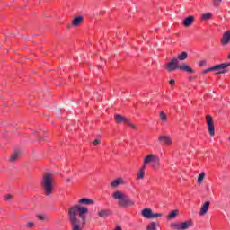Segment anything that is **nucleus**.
<instances>
[{"instance_id":"f257e3e1","label":"nucleus","mask_w":230,"mask_h":230,"mask_svg":"<svg viewBox=\"0 0 230 230\" xmlns=\"http://www.w3.org/2000/svg\"><path fill=\"white\" fill-rule=\"evenodd\" d=\"M68 209V219L72 226V230H82L87 224V215H89V208L85 206H93L94 200L89 198H82Z\"/></svg>"},{"instance_id":"f03ea898","label":"nucleus","mask_w":230,"mask_h":230,"mask_svg":"<svg viewBox=\"0 0 230 230\" xmlns=\"http://www.w3.org/2000/svg\"><path fill=\"white\" fill-rule=\"evenodd\" d=\"M111 197L114 199V200L118 201V206L119 208H132L136 202L134 199H130L127 194L122 192L121 190H117L111 194Z\"/></svg>"},{"instance_id":"7ed1b4c3","label":"nucleus","mask_w":230,"mask_h":230,"mask_svg":"<svg viewBox=\"0 0 230 230\" xmlns=\"http://www.w3.org/2000/svg\"><path fill=\"white\" fill-rule=\"evenodd\" d=\"M41 188L46 197H51L54 191L53 174H45L41 180Z\"/></svg>"},{"instance_id":"20e7f679","label":"nucleus","mask_w":230,"mask_h":230,"mask_svg":"<svg viewBox=\"0 0 230 230\" xmlns=\"http://www.w3.org/2000/svg\"><path fill=\"white\" fill-rule=\"evenodd\" d=\"M214 67L215 71H217L216 75H224L225 73H227V67H230V62L215 65Z\"/></svg>"},{"instance_id":"39448f33","label":"nucleus","mask_w":230,"mask_h":230,"mask_svg":"<svg viewBox=\"0 0 230 230\" xmlns=\"http://www.w3.org/2000/svg\"><path fill=\"white\" fill-rule=\"evenodd\" d=\"M206 121L209 135L213 137V136H215V123L213 122V117L211 115H207Z\"/></svg>"},{"instance_id":"423d86ee","label":"nucleus","mask_w":230,"mask_h":230,"mask_svg":"<svg viewBox=\"0 0 230 230\" xmlns=\"http://www.w3.org/2000/svg\"><path fill=\"white\" fill-rule=\"evenodd\" d=\"M181 66H179V60L177 58H172L171 62L165 65V68L169 73L172 71H175L176 69H180Z\"/></svg>"},{"instance_id":"0eeeda50","label":"nucleus","mask_w":230,"mask_h":230,"mask_svg":"<svg viewBox=\"0 0 230 230\" xmlns=\"http://www.w3.org/2000/svg\"><path fill=\"white\" fill-rule=\"evenodd\" d=\"M157 157L156 155L154 154H149L144 158V164L145 167L146 168V164H152V163L155 160Z\"/></svg>"},{"instance_id":"6e6552de","label":"nucleus","mask_w":230,"mask_h":230,"mask_svg":"<svg viewBox=\"0 0 230 230\" xmlns=\"http://www.w3.org/2000/svg\"><path fill=\"white\" fill-rule=\"evenodd\" d=\"M229 42H230V30L226 31L223 34L222 39H221V44L223 46H227V44H229Z\"/></svg>"},{"instance_id":"1a4fd4ad","label":"nucleus","mask_w":230,"mask_h":230,"mask_svg":"<svg viewBox=\"0 0 230 230\" xmlns=\"http://www.w3.org/2000/svg\"><path fill=\"white\" fill-rule=\"evenodd\" d=\"M158 143L159 145H172V138L166 136H160L158 137Z\"/></svg>"},{"instance_id":"9d476101","label":"nucleus","mask_w":230,"mask_h":230,"mask_svg":"<svg viewBox=\"0 0 230 230\" xmlns=\"http://www.w3.org/2000/svg\"><path fill=\"white\" fill-rule=\"evenodd\" d=\"M193 22H195V16L190 15L183 20L182 24L185 28H190V26H191Z\"/></svg>"},{"instance_id":"9b49d317","label":"nucleus","mask_w":230,"mask_h":230,"mask_svg":"<svg viewBox=\"0 0 230 230\" xmlns=\"http://www.w3.org/2000/svg\"><path fill=\"white\" fill-rule=\"evenodd\" d=\"M209 206H211V202L210 201H207L205 202L199 211V215L202 217L204 215H206V213H208V211H209Z\"/></svg>"},{"instance_id":"f8f14e48","label":"nucleus","mask_w":230,"mask_h":230,"mask_svg":"<svg viewBox=\"0 0 230 230\" xmlns=\"http://www.w3.org/2000/svg\"><path fill=\"white\" fill-rule=\"evenodd\" d=\"M98 215L100 218H107L108 217H111V215H112V211L111 209H101L98 212Z\"/></svg>"},{"instance_id":"ddd939ff","label":"nucleus","mask_w":230,"mask_h":230,"mask_svg":"<svg viewBox=\"0 0 230 230\" xmlns=\"http://www.w3.org/2000/svg\"><path fill=\"white\" fill-rule=\"evenodd\" d=\"M125 184V180L123 178H117L113 181L111 182V188H118V186H121Z\"/></svg>"},{"instance_id":"4468645a","label":"nucleus","mask_w":230,"mask_h":230,"mask_svg":"<svg viewBox=\"0 0 230 230\" xmlns=\"http://www.w3.org/2000/svg\"><path fill=\"white\" fill-rule=\"evenodd\" d=\"M153 213L152 209L150 208H144L142 210V217H144V218H147L148 220L152 219L153 217Z\"/></svg>"},{"instance_id":"2eb2a0df","label":"nucleus","mask_w":230,"mask_h":230,"mask_svg":"<svg viewBox=\"0 0 230 230\" xmlns=\"http://www.w3.org/2000/svg\"><path fill=\"white\" fill-rule=\"evenodd\" d=\"M180 71H185L186 73L193 74L195 71L193 68H191L188 64L183 63L181 66H180Z\"/></svg>"},{"instance_id":"dca6fc26","label":"nucleus","mask_w":230,"mask_h":230,"mask_svg":"<svg viewBox=\"0 0 230 230\" xmlns=\"http://www.w3.org/2000/svg\"><path fill=\"white\" fill-rule=\"evenodd\" d=\"M115 118V121L116 123H118L119 125L121 123H127L128 119L120 114H116L114 115Z\"/></svg>"},{"instance_id":"f3484780","label":"nucleus","mask_w":230,"mask_h":230,"mask_svg":"<svg viewBox=\"0 0 230 230\" xmlns=\"http://www.w3.org/2000/svg\"><path fill=\"white\" fill-rule=\"evenodd\" d=\"M145 170H146V167L145 165L140 168L139 172L137 175V180L141 181V179H145Z\"/></svg>"},{"instance_id":"a211bd4d","label":"nucleus","mask_w":230,"mask_h":230,"mask_svg":"<svg viewBox=\"0 0 230 230\" xmlns=\"http://www.w3.org/2000/svg\"><path fill=\"white\" fill-rule=\"evenodd\" d=\"M191 226H193V222L192 221H185L183 223H181V230H186V229H190V227H191Z\"/></svg>"},{"instance_id":"6ab92c4d","label":"nucleus","mask_w":230,"mask_h":230,"mask_svg":"<svg viewBox=\"0 0 230 230\" xmlns=\"http://www.w3.org/2000/svg\"><path fill=\"white\" fill-rule=\"evenodd\" d=\"M82 21H84V17L77 16L72 21V26H78Z\"/></svg>"},{"instance_id":"aec40b11","label":"nucleus","mask_w":230,"mask_h":230,"mask_svg":"<svg viewBox=\"0 0 230 230\" xmlns=\"http://www.w3.org/2000/svg\"><path fill=\"white\" fill-rule=\"evenodd\" d=\"M211 19H213V13H206L201 16V21H211Z\"/></svg>"},{"instance_id":"412c9836","label":"nucleus","mask_w":230,"mask_h":230,"mask_svg":"<svg viewBox=\"0 0 230 230\" xmlns=\"http://www.w3.org/2000/svg\"><path fill=\"white\" fill-rule=\"evenodd\" d=\"M151 166H152V168H155V169H157V168H159V166H161L159 156L155 158L154 162L151 163Z\"/></svg>"},{"instance_id":"4be33fe9","label":"nucleus","mask_w":230,"mask_h":230,"mask_svg":"<svg viewBox=\"0 0 230 230\" xmlns=\"http://www.w3.org/2000/svg\"><path fill=\"white\" fill-rule=\"evenodd\" d=\"M172 229L182 230V223L174 222L171 224Z\"/></svg>"},{"instance_id":"5701e85b","label":"nucleus","mask_w":230,"mask_h":230,"mask_svg":"<svg viewBox=\"0 0 230 230\" xmlns=\"http://www.w3.org/2000/svg\"><path fill=\"white\" fill-rule=\"evenodd\" d=\"M19 159V152L15 151L10 157V163H15Z\"/></svg>"},{"instance_id":"b1692460","label":"nucleus","mask_w":230,"mask_h":230,"mask_svg":"<svg viewBox=\"0 0 230 230\" xmlns=\"http://www.w3.org/2000/svg\"><path fill=\"white\" fill-rule=\"evenodd\" d=\"M186 58H188V52L183 51L181 54L178 55L176 59L182 61L186 60Z\"/></svg>"},{"instance_id":"393cba45","label":"nucleus","mask_w":230,"mask_h":230,"mask_svg":"<svg viewBox=\"0 0 230 230\" xmlns=\"http://www.w3.org/2000/svg\"><path fill=\"white\" fill-rule=\"evenodd\" d=\"M177 215H179V210H173L172 211L168 216H167V218L169 220H172L173 218H175V217H177Z\"/></svg>"},{"instance_id":"a878e982","label":"nucleus","mask_w":230,"mask_h":230,"mask_svg":"<svg viewBox=\"0 0 230 230\" xmlns=\"http://www.w3.org/2000/svg\"><path fill=\"white\" fill-rule=\"evenodd\" d=\"M205 177H206V172H201L198 176V184H202V181H204Z\"/></svg>"},{"instance_id":"bb28decb","label":"nucleus","mask_w":230,"mask_h":230,"mask_svg":"<svg viewBox=\"0 0 230 230\" xmlns=\"http://www.w3.org/2000/svg\"><path fill=\"white\" fill-rule=\"evenodd\" d=\"M36 217L41 222H48V216H46L45 214H40V215H37Z\"/></svg>"},{"instance_id":"cd10ccee","label":"nucleus","mask_w":230,"mask_h":230,"mask_svg":"<svg viewBox=\"0 0 230 230\" xmlns=\"http://www.w3.org/2000/svg\"><path fill=\"white\" fill-rule=\"evenodd\" d=\"M157 229V224L155 222H151L147 226L146 230H155Z\"/></svg>"},{"instance_id":"c85d7f7f","label":"nucleus","mask_w":230,"mask_h":230,"mask_svg":"<svg viewBox=\"0 0 230 230\" xmlns=\"http://www.w3.org/2000/svg\"><path fill=\"white\" fill-rule=\"evenodd\" d=\"M220 3H222V0H213L212 4L215 6V8H218L220 6Z\"/></svg>"},{"instance_id":"c756f323","label":"nucleus","mask_w":230,"mask_h":230,"mask_svg":"<svg viewBox=\"0 0 230 230\" xmlns=\"http://www.w3.org/2000/svg\"><path fill=\"white\" fill-rule=\"evenodd\" d=\"M160 119H162V121L167 120V116H166V113H164V111L160 112Z\"/></svg>"},{"instance_id":"7c9ffc66","label":"nucleus","mask_w":230,"mask_h":230,"mask_svg":"<svg viewBox=\"0 0 230 230\" xmlns=\"http://www.w3.org/2000/svg\"><path fill=\"white\" fill-rule=\"evenodd\" d=\"M126 123L130 127V128H133V130H137L136 125L132 124V122H130L128 119L126 121Z\"/></svg>"},{"instance_id":"2f4dec72","label":"nucleus","mask_w":230,"mask_h":230,"mask_svg":"<svg viewBox=\"0 0 230 230\" xmlns=\"http://www.w3.org/2000/svg\"><path fill=\"white\" fill-rule=\"evenodd\" d=\"M126 123L130 127V128H133V130H137L136 125L132 124V122H130L128 119L126 121Z\"/></svg>"},{"instance_id":"473e14b6","label":"nucleus","mask_w":230,"mask_h":230,"mask_svg":"<svg viewBox=\"0 0 230 230\" xmlns=\"http://www.w3.org/2000/svg\"><path fill=\"white\" fill-rule=\"evenodd\" d=\"M206 64H207L206 60H201V61L199 62L198 66L199 67H204V66H206Z\"/></svg>"},{"instance_id":"72a5a7b5","label":"nucleus","mask_w":230,"mask_h":230,"mask_svg":"<svg viewBox=\"0 0 230 230\" xmlns=\"http://www.w3.org/2000/svg\"><path fill=\"white\" fill-rule=\"evenodd\" d=\"M159 217H163L162 213H153L152 218H159Z\"/></svg>"},{"instance_id":"f704fd0d","label":"nucleus","mask_w":230,"mask_h":230,"mask_svg":"<svg viewBox=\"0 0 230 230\" xmlns=\"http://www.w3.org/2000/svg\"><path fill=\"white\" fill-rule=\"evenodd\" d=\"M38 141H39L40 143H42V141H46V138H45V137H42L41 135L39 134Z\"/></svg>"},{"instance_id":"c9c22d12","label":"nucleus","mask_w":230,"mask_h":230,"mask_svg":"<svg viewBox=\"0 0 230 230\" xmlns=\"http://www.w3.org/2000/svg\"><path fill=\"white\" fill-rule=\"evenodd\" d=\"M11 199H12V195H10V194H6L4 196V200H10Z\"/></svg>"},{"instance_id":"e433bc0d","label":"nucleus","mask_w":230,"mask_h":230,"mask_svg":"<svg viewBox=\"0 0 230 230\" xmlns=\"http://www.w3.org/2000/svg\"><path fill=\"white\" fill-rule=\"evenodd\" d=\"M100 140L99 139H95L93 142V145L96 146V145H100Z\"/></svg>"},{"instance_id":"4c0bfd02","label":"nucleus","mask_w":230,"mask_h":230,"mask_svg":"<svg viewBox=\"0 0 230 230\" xmlns=\"http://www.w3.org/2000/svg\"><path fill=\"white\" fill-rule=\"evenodd\" d=\"M207 69H208V73H211V71H215V66H211V67H208Z\"/></svg>"},{"instance_id":"58836bf2","label":"nucleus","mask_w":230,"mask_h":230,"mask_svg":"<svg viewBox=\"0 0 230 230\" xmlns=\"http://www.w3.org/2000/svg\"><path fill=\"white\" fill-rule=\"evenodd\" d=\"M169 84L172 85V86L175 85V80H173V79L170 80Z\"/></svg>"},{"instance_id":"ea45409f","label":"nucleus","mask_w":230,"mask_h":230,"mask_svg":"<svg viewBox=\"0 0 230 230\" xmlns=\"http://www.w3.org/2000/svg\"><path fill=\"white\" fill-rule=\"evenodd\" d=\"M208 73H209V71L208 70V68L205 69V70H203V71L201 72L202 75H206V74H208Z\"/></svg>"},{"instance_id":"a19ab883","label":"nucleus","mask_w":230,"mask_h":230,"mask_svg":"<svg viewBox=\"0 0 230 230\" xmlns=\"http://www.w3.org/2000/svg\"><path fill=\"white\" fill-rule=\"evenodd\" d=\"M33 226H35V223L31 222V223H30V227H33Z\"/></svg>"},{"instance_id":"79ce46f5","label":"nucleus","mask_w":230,"mask_h":230,"mask_svg":"<svg viewBox=\"0 0 230 230\" xmlns=\"http://www.w3.org/2000/svg\"><path fill=\"white\" fill-rule=\"evenodd\" d=\"M96 139H98L100 141V139H102V136L101 135H97V138Z\"/></svg>"},{"instance_id":"37998d69","label":"nucleus","mask_w":230,"mask_h":230,"mask_svg":"<svg viewBox=\"0 0 230 230\" xmlns=\"http://www.w3.org/2000/svg\"><path fill=\"white\" fill-rule=\"evenodd\" d=\"M66 182H71V178L66 179Z\"/></svg>"},{"instance_id":"c03bdc74","label":"nucleus","mask_w":230,"mask_h":230,"mask_svg":"<svg viewBox=\"0 0 230 230\" xmlns=\"http://www.w3.org/2000/svg\"><path fill=\"white\" fill-rule=\"evenodd\" d=\"M189 80L191 82L193 80V77H190Z\"/></svg>"},{"instance_id":"a18cd8bd","label":"nucleus","mask_w":230,"mask_h":230,"mask_svg":"<svg viewBox=\"0 0 230 230\" xmlns=\"http://www.w3.org/2000/svg\"><path fill=\"white\" fill-rule=\"evenodd\" d=\"M27 227H30V223H27Z\"/></svg>"}]
</instances>
